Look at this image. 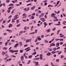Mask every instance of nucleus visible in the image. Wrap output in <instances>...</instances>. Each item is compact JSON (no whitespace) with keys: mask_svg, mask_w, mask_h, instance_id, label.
Returning <instances> with one entry per match:
<instances>
[{"mask_svg":"<svg viewBox=\"0 0 66 66\" xmlns=\"http://www.w3.org/2000/svg\"><path fill=\"white\" fill-rule=\"evenodd\" d=\"M62 51H60V52H59L58 53V54H61V53H62Z\"/></svg>","mask_w":66,"mask_h":66,"instance_id":"nucleus-35","label":"nucleus"},{"mask_svg":"<svg viewBox=\"0 0 66 66\" xmlns=\"http://www.w3.org/2000/svg\"><path fill=\"white\" fill-rule=\"evenodd\" d=\"M51 31V29H48V30H46V32L47 33H49V32H50Z\"/></svg>","mask_w":66,"mask_h":66,"instance_id":"nucleus-11","label":"nucleus"},{"mask_svg":"<svg viewBox=\"0 0 66 66\" xmlns=\"http://www.w3.org/2000/svg\"><path fill=\"white\" fill-rule=\"evenodd\" d=\"M53 22H52V23H48V24L49 26H50L51 24H53Z\"/></svg>","mask_w":66,"mask_h":66,"instance_id":"nucleus-42","label":"nucleus"},{"mask_svg":"<svg viewBox=\"0 0 66 66\" xmlns=\"http://www.w3.org/2000/svg\"><path fill=\"white\" fill-rule=\"evenodd\" d=\"M5 23V21L3 20V22H2V23L3 24H4Z\"/></svg>","mask_w":66,"mask_h":66,"instance_id":"nucleus-49","label":"nucleus"},{"mask_svg":"<svg viewBox=\"0 0 66 66\" xmlns=\"http://www.w3.org/2000/svg\"><path fill=\"white\" fill-rule=\"evenodd\" d=\"M31 19H33L34 18V17L32 16H31Z\"/></svg>","mask_w":66,"mask_h":66,"instance_id":"nucleus-33","label":"nucleus"},{"mask_svg":"<svg viewBox=\"0 0 66 66\" xmlns=\"http://www.w3.org/2000/svg\"><path fill=\"white\" fill-rule=\"evenodd\" d=\"M33 62H34V64H36L35 66H38V65H39V64H38V62H36L34 61H33Z\"/></svg>","mask_w":66,"mask_h":66,"instance_id":"nucleus-4","label":"nucleus"},{"mask_svg":"<svg viewBox=\"0 0 66 66\" xmlns=\"http://www.w3.org/2000/svg\"><path fill=\"white\" fill-rule=\"evenodd\" d=\"M11 17H12V15H10L9 16L8 18L10 19V18H11Z\"/></svg>","mask_w":66,"mask_h":66,"instance_id":"nucleus-61","label":"nucleus"},{"mask_svg":"<svg viewBox=\"0 0 66 66\" xmlns=\"http://www.w3.org/2000/svg\"><path fill=\"white\" fill-rule=\"evenodd\" d=\"M5 56L7 57H8L9 56H8V55L7 54H6L5 55Z\"/></svg>","mask_w":66,"mask_h":66,"instance_id":"nucleus-58","label":"nucleus"},{"mask_svg":"<svg viewBox=\"0 0 66 66\" xmlns=\"http://www.w3.org/2000/svg\"><path fill=\"white\" fill-rule=\"evenodd\" d=\"M30 62H31V60H29L28 62V63H27V64H30Z\"/></svg>","mask_w":66,"mask_h":66,"instance_id":"nucleus-22","label":"nucleus"},{"mask_svg":"<svg viewBox=\"0 0 66 66\" xmlns=\"http://www.w3.org/2000/svg\"><path fill=\"white\" fill-rule=\"evenodd\" d=\"M32 57V55H30V56H29L28 58L29 59H31Z\"/></svg>","mask_w":66,"mask_h":66,"instance_id":"nucleus-27","label":"nucleus"},{"mask_svg":"<svg viewBox=\"0 0 66 66\" xmlns=\"http://www.w3.org/2000/svg\"><path fill=\"white\" fill-rule=\"evenodd\" d=\"M41 15H42V16H43H43H44V15H45V13H41Z\"/></svg>","mask_w":66,"mask_h":66,"instance_id":"nucleus-30","label":"nucleus"},{"mask_svg":"<svg viewBox=\"0 0 66 66\" xmlns=\"http://www.w3.org/2000/svg\"><path fill=\"white\" fill-rule=\"evenodd\" d=\"M10 52H11L12 53H13L14 52H18V50H10L9 51Z\"/></svg>","mask_w":66,"mask_h":66,"instance_id":"nucleus-1","label":"nucleus"},{"mask_svg":"<svg viewBox=\"0 0 66 66\" xmlns=\"http://www.w3.org/2000/svg\"><path fill=\"white\" fill-rule=\"evenodd\" d=\"M55 46V44L54 43H52L50 45V47H51L52 46Z\"/></svg>","mask_w":66,"mask_h":66,"instance_id":"nucleus-5","label":"nucleus"},{"mask_svg":"<svg viewBox=\"0 0 66 66\" xmlns=\"http://www.w3.org/2000/svg\"><path fill=\"white\" fill-rule=\"evenodd\" d=\"M64 40V39L63 38H61V39H60V41H63V40Z\"/></svg>","mask_w":66,"mask_h":66,"instance_id":"nucleus-36","label":"nucleus"},{"mask_svg":"<svg viewBox=\"0 0 66 66\" xmlns=\"http://www.w3.org/2000/svg\"><path fill=\"white\" fill-rule=\"evenodd\" d=\"M51 65L52 66H55V65H54L53 63H52V62H51Z\"/></svg>","mask_w":66,"mask_h":66,"instance_id":"nucleus-34","label":"nucleus"},{"mask_svg":"<svg viewBox=\"0 0 66 66\" xmlns=\"http://www.w3.org/2000/svg\"><path fill=\"white\" fill-rule=\"evenodd\" d=\"M51 53H52V54H54V53H56V52H54V51H53L51 52Z\"/></svg>","mask_w":66,"mask_h":66,"instance_id":"nucleus-18","label":"nucleus"},{"mask_svg":"<svg viewBox=\"0 0 66 66\" xmlns=\"http://www.w3.org/2000/svg\"><path fill=\"white\" fill-rule=\"evenodd\" d=\"M44 42L45 43H48V41L47 40H45Z\"/></svg>","mask_w":66,"mask_h":66,"instance_id":"nucleus-45","label":"nucleus"},{"mask_svg":"<svg viewBox=\"0 0 66 66\" xmlns=\"http://www.w3.org/2000/svg\"><path fill=\"white\" fill-rule=\"evenodd\" d=\"M60 31V30H58L57 31V35H58V34H59V32Z\"/></svg>","mask_w":66,"mask_h":66,"instance_id":"nucleus-37","label":"nucleus"},{"mask_svg":"<svg viewBox=\"0 0 66 66\" xmlns=\"http://www.w3.org/2000/svg\"><path fill=\"white\" fill-rule=\"evenodd\" d=\"M61 59L62 58H63V57H64V56H63V55H61Z\"/></svg>","mask_w":66,"mask_h":66,"instance_id":"nucleus-52","label":"nucleus"},{"mask_svg":"<svg viewBox=\"0 0 66 66\" xmlns=\"http://www.w3.org/2000/svg\"><path fill=\"white\" fill-rule=\"evenodd\" d=\"M37 39L38 40H42V39L41 38H38Z\"/></svg>","mask_w":66,"mask_h":66,"instance_id":"nucleus-48","label":"nucleus"},{"mask_svg":"<svg viewBox=\"0 0 66 66\" xmlns=\"http://www.w3.org/2000/svg\"><path fill=\"white\" fill-rule=\"evenodd\" d=\"M10 10H7V12H8V13H10Z\"/></svg>","mask_w":66,"mask_h":66,"instance_id":"nucleus-55","label":"nucleus"},{"mask_svg":"<svg viewBox=\"0 0 66 66\" xmlns=\"http://www.w3.org/2000/svg\"><path fill=\"white\" fill-rule=\"evenodd\" d=\"M59 61H60V60H59V59H57L56 60V62H59Z\"/></svg>","mask_w":66,"mask_h":66,"instance_id":"nucleus-41","label":"nucleus"},{"mask_svg":"<svg viewBox=\"0 0 66 66\" xmlns=\"http://www.w3.org/2000/svg\"><path fill=\"white\" fill-rule=\"evenodd\" d=\"M18 45H19V44H18L17 43L15 44V46H14V47L15 48H17V47L18 46Z\"/></svg>","mask_w":66,"mask_h":66,"instance_id":"nucleus-10","label":"nucleus"},{"mask_svg":"<svg viewBox=\"0 0 66 66\" xmlns=\"http://www.w3.org/2000/svg\"><path fill=\"white\" fill-rule=\"evenodd\" d=\"M13 26V25L11 24H10L9 26H8L9 28H11V27H12Z\"/></svg>","mask_w":66,"mask_h":66,"instance_id":"nucleus-16","label":"nucleus"},{"mask_svg":"<svg viewBox=\"0 0 66 66\" xmlns=\"http://www.w3.org/2000/svg\"><path fill=\"white\" fill-rule=\"evenodd\" d=\"M30 48V47H27V48H25L24 49V50H28V49H29Z\"/></svg>","mask_w":66,"mask_h":66,"instance_id":"nucleus-25","label":"nucleus"},{"mask_svg":"<svg viewBox=\"0 0 66 66\" xmlns=\"http://www.w3.org/2000/svg\"><path fill=\"white\" fill-rule=\"evenodd\" d=\"M44 3V5H47V3L45 2Z\"/></svg>","mask_w":66,"mask_h":66,"instance_id":"nucleus-62","label":"nucleus"},{"mask_svg":"<svg viewBox=\"0 0 66 66\" xmlns=\"http://www.w3.org/2000/svg\"><path fill=\"white\" fill-rule=\"evenodd\" d=\"M20 24H18L16 26L17 27H20Z\"/></svg>","mask_w":66,"mask_h":66,"instance_id":"nucleus-43","label":"nucleus"},{"mask_svg":"<svg viewBox=\"0 0 66 66\" xmlns=\"http://www.w3.org/2000/svg\"><path fill=\"white\" fill-rule=\"evenodd\" d=\"M48 50L49 51H52V48H50L48 49Z\"/></svg>","mask_w":66,"mask_h":66,"instance_id":"nucleus-28","label":"nucleus"},{"mask_svg":"<svg viewBox=\"0 0 66 66\" xmlns=\"http://www.w3.org/2000/svg\"><path fill=\"white\" fill-rule=\"evenodd\" d=\"M44 35H42L41 36V38H43V37H44Z\"/></svg>","mask_w":66,"mask_h":66,"instance_id":"nucleus-54","label":"nucleus"},{"mask_svg":"<svg viewBox=\"0 0 66 66\" xmlns=\"http://www.w3.org/2000/svg\"><path fill=\"white\" fill-rule=\"evenodd\" d=\"M43 24L44 25H46V26H47V25H48V24H47V23L46 22H44V23Z\"/></svg>","mask_w":66,"mask_h":66,"instance_id":"nucleus-21","label":"nucleus"},{"mask_svg":"<svg viewBox=\"0 0 66 66\" xmlns=\"http://www.w3.org/2000/svg\"><path fill=\"white\" fill-rule=\"evenodd\" d=\"M9 6H14V4H10L9 5Z\"/></svg>","mask_w":66,"mask_h":66,"instance_id":"nucleus-23","label":"nucleus"},{"mask_svg":"<svg viewBox=\"0 0 66 66\" xmlns=\"http://www.w3.org/2000/svg\"><path fill=\"white\" fill-rule=\"evenodd\" d=\"M10 2L9 0H6V3H9Z\"/></svg>","mask_w":66,"mask_h":66,"instance_id":"nucleus-46","label":"nucleus"},{"mask_svg":"<svg viewBox=\"0 0 66 66\" xmlns=\"http://www.w3.org/2000/svg\"><path fill=\"white\" fill-rule=\"evenodd\" d=\"M29 39H27L26 40V43H28V42H29Z\"/></svg>","mask_w":66,"mask_h":66,"instance_id":"nucleus-32","label":"nucleus"},{"mask_svg":"<svg viewBox=\"0 0 66 66\" xmlns=\"http://www.w3.org/2000/svg\"><path fill=\"white\" fill-rule=\"evenodd\" d=\"M44 17L45 18H47V15H46V14L44 16Z\"/></svg>","mask_w":66,"mask_h":66,"instance_id":"nucleus-57","label":"nucleus"},{"mask_svg":"<svg viewBox=\"0 0 66 66\" xmlns=\"http://www.w3.org/2000/svg\"><path fill=\"white\" fill-rule=\"evenodd\" d=\"M7 49V47H4L3 48V49L4 50H6Z\"/></svg>","mask_w":66,"mask_h":66,"instance_id":"nucleus-24","label":"nucleus"},{"mask_svg":"<svg viewBox=\"0 0 66 66\" xmlns=\"http://www.w3.org/2000/svg\"><path fill=\"white\" fill-rule=\"evenodd\" d=\"M40 57H42L43 56V55L42 54H40L39 55Z\"/></svg>","mask_w":66,"mask_h":66,"instance_id":"nucleus-60","label":"nucleus"},{"mask_svg":"<svg viewBox=\"0 0 66 66\" xmlns=\"http://www.w3.org/2000/svg\"><path fill=\"white\" fill-rule=\"evenodd\" d=\"M23 51V50H20V53H22Z\"/></svg>","mask_w":66,"mask_h":66,"instance_id":"nucleus-38","label":"nucleus"},{"mask_svg":"<svg viewBox=\"0 0 66 66\" xmlns=\"http://www.w3.org/2000/svg\"><path fill=\"white\" fill-rule=\"evenodd\" d=\"M40 20L42 21V22H43L44 21H46V20L45 18H41L40 19Z\"/></svg>","mask_w":66,"mask_h":66,"instance_id":"nucleus-2","label":"nucleus"},{"mask_svg":"<svg viewBox=\"0 0 66 66\" xmlns=\"http://www.w3.org/2000/svg\"><path fill=\"white\" fill-rule=\"evenodd\" d=\"M17 16H18V15H16L14 16V20H16V19H17Z\"/></svg>","mask_w":66,"mask_h":66,"instance_id":"nucleus-7","label":"nucleus"},{"mask_svg":"<svg viewBox=\"0 0 66 66\" xmlns=\"http://www.w3.org/2000/svg\"><path fill=\"white\" fill-rule=\"evenodd\" d=\"M19 44L20 45V46L21 47L22 46V43L21 42H19Z\"/></svg>","mask_w":66,"mask_h":66,"instance_id":"nucleus-15","label":"nucleus"},{"mask_svg":"<svg viewBox=\"0 0 66 66\" xmlns=\"http://www.w3.org/2000/svg\"><path fill=\"white\" fill-rule=\"evenodd\" d=\"M60 45V43H57L56 44V47H59Z\"/></svg>","mask_w":66,"mask_h":66,"instance_id":"nucleus-8","label":"nucleus"},{"mask_svg":"<svg viewBox=\"0 0 66 66\" xmlns=\"http://www.w3.org/2000/svg\"><path fill=\"white\" fill-rule=\"evenodd\" d=\"M56 29V28L55 27L53 29H52V31H55Z\"/></svg>","mask_w":66,"mask_h":66,"instance_id":"nucleus-40","label":"nucleus"},{"mask_svg":"<svg viewBox=\"0 0 66 66\" xmlns=\"http://www.w3.org/2000/svg\"><path fill=\"white\" fill-rule=\"evenodd\" d=\"M36 6H34L33 7L31 8V10H33L35 8Z\"/></svg>","mask_w":66,"mask_h":66,"instance_id":"nucleus-9","label":"nucleus"},{"mask_svg":"<svg viewBox=\"0 0 66 66\" xmlns=\"http://www.w3.org/2000/svg\"><path fill=\"white\" fill-rule=\"evenodd\" d=\"M3 6L4 7L6 6V5H5V3H3Z\"/></svg>","mask_w":66,"mask_h":66,"instance_id":"nucleus-47","label":"nucleus"},{"mask_svg":"<svg viewBox=\"0 0 66 66\" xmlns=\"http://www.w3.org/2000/svg\"><path fill=\"white\" fill-rule=\"evenodd\" d=\"M51 54V53H50L49 52H48L47 54L46 55L48 56H50Z\"/></svg>","mask_w":66,"mask_h":66,"instance_id":"nucleus-14","label":"nucleus"},{"mask_svg":"<svg viewBox=\"0 0 66 66\" xmlns=\"http://www.w3.org/2000/svg\"><path fill=\"white\" fill-rule=\"evenodd\" d=\"M65 23H66V21H63L62 23V24H64V25H65L66 24Z\"/></svg>","mask_w":66,"mask_h":66,"instance_id":"nucleus-17","label":"nucleus"},{"mask_svg":"<svg viewBox=\"0 0 66 66\" xmlns=\"http://www.w3.org/2000/svg\"><path fill=\"white\" fill-rule=\"evenodd\" d=\"M60 1H58L57 2V3H56V4H57V5H58V4H59V3H60Z\"/></svg>","mask_w":66,"mask_h":66,"instance_id":"nucleus-31","label":"nucleus"},{"mask_svg":"<svg viewBox=\"0 0 66 66\" xmlns=\"http://www.w3.org/2000/svg\"><path fill=\"white\" fill-rule=\"evenodd\" d=\"M27 9L26 10V11H29V10H30V9L29 7H27Z\"/></svg>","mask_w":66,"mask_h":66,"instance_id":"nucleus-39","label":"nucleus"},{"mask_svg":"<svg viewBox=\"0 0 66 66\" xmlns=\"http://www.w3.org/2000/svg\"><path fill=\"white\" fill-rule=\"evenodd\" d=\"M23 16V17L22 18H27V17L26 16V14L25 13H24L22 14Z\"/></svg>","mask_w":66,"mask_h":66,"instance_id":"nucleus-3","label":"nucleus"},{"mask_svg":"<svg viewBox=\"0 0 66 66\" xmlns=\"http://www.w3.org/2000/svg\"><path fill=\"white\" fill-rule=\"evenodd\" d=\"M24 58V57L23 56H21L20 57V58L21 59V60L22 61H23V59Z\"/></svg>","mask_w":66,"mask_h":66,"instance_id":"nucleus-12","label":"nucleus"},{"mask_svg":"<svg viewBox=\"0 0 66 66\" xmlns=\"http://www.w3.org/2000/svg\"><path fill=\"white\" fill-rule=\"evenodd\" d=\"M53 50H54V51H56V48L55 47L53 49Z\"/></svg>","mask_w":66,"mask_h":66,"instance_id":"nucleus-53","label":"nucleus"},{"mask_svg":"<svg viewBox=\"0 0 66 66\" xmlns=\"http://www.w3.org/2000/svg\"><path fill=\"white\" fill-rule=\"evenodd\" d=\"M6 31H8V32L10 33L12 32V31L10 30L6 29Z\"/></svg>","mask_w":66,"mask_h":66,"instance_id":"nucleus-6","label":"nucleus"},{"mask_svg":"<svg viewBox=\"0 0 66 66\" xmlns=\"http://www.w3.org/2000/svg\"><path fill=\"white\" fill-rule=\"evenodd\" d=\"M26 28H27V27L26 26H25L24 27V30H27V29H26Z\"/></svg>","mask_w":66,"mask_h":66,"instance_id":"nucleus-59","label":"nucleus"},{"mask_svg":"<svg viewBox=\"0 0 66 66\" xmlns=\"http://www.w3.org/2000/svg\"><path fill=\"white\" fill-rule=\"evenodd\" d=\"M12 44L11 43V42H9V45H12Z\"/></svg>","mask_w":66,"mask_h":66,"instance_id":"nucleus-63","label":"nucleus"},{"mask_svg":"<svg viewBox=\"0 0 66 66\" xmlns=\"http://www.w3.org/2000/svg\"><path fill=\"white\" fill-rule=\"evenodd\" d=\"M28 44H26L24 45V47H27L28 46Z\"/></svg>","mask_w":66,"mask_h":66,"instance_id":"nucleus-64","label":"nucleus"},{"mask_svg":"<svg viewBox=\"0 0 66 66\" xmlns=\"http://www.w3.org/2000/svg\"><path fill=\"white\" fill-rule=\"evenodd\" d=\"M53 7V5H48V7Z\"/></svg>","mask_w":66,"mask_h":66,"instance_id":"nucleus-29","label":"nucleus"},{"mask_svg":"<svg viewBox=\"0 0 66 66\" xmlns=\"http://www.w3.org/2000/svg\"><path fill=\"white\" fill-rule=\"evenodd\" d=\"M35 34V32H33L29 33L30 35H31V34Z\"/></svg>","mask_w":66,"mask_h":66,"instance_id":"nucleus-26","label":"nucleus"},{"mask_svg":"<svg viewBox=\"0 0 66 66\" xmlns=\"http://www.w3.org/2000/svg\"><path fill=\"white\" fill-rule=\"evenodd\" d=\"M36 54V52H35L33 53L32 54V55H35Z\"/></svg>","mask_w":66,"mask_h":66,"instance_id":"nucleus-19","label":"nucleus"},{"mask_svg":"<svg viewBox=\"0 0 66 66\" xmlns=\"http://www.w3.org/2000/svg\"><path fill=\"white\" fill-rule=\"evenodd\" d=\"M12 7H9V8H8V10H10L11 9V8H12Z\"/></svg>","mask_w":66,"mask_h":66,"instance_id":"nucleus-51","label":"nucleus"},{"mask_svg":"<svg viewBox=\"0 0 66 66\" xmlns=\"http://www.w3.org/2000/svg\"><path fill=\"white\" fill-rule=\"evenodd\" d=\"M32 5V4L30 3L29 4H28L27 5V6H29V5Z\"/></svg>","mask_w":66,"mask_h":66,"instance_id":"nucleus-44","label":"nucleus"},{"mask_svg":"<svg viewBox=\"0 0 66 66\" xmlns=\"http://www.w3.org/2000/svg\"><path fill=\"white\" fill-rule=\"evenodd\" d=\"M5 45L6 46H7V42H6L5 43Z\"/></svg>","mask_w":66,"mask_h":66,"instance_id":"nucleus-56","label":"nucleus"},{"mask_svg":"<svg viewBox=\"0 0 66 66\" xmlns=\"http://www.w3.org/2000/svg\"><path fill=\"white\" fill-rule=\"evenodd\" d=\"M2 54L3 56H4V54H5V53L4 51H3L2 52Z\"/></svg>","mask_w":66,"mask_h":66,"instance_id":"nucleus-20","label":"nucleus"},{"mask_svg":"<svg viewBox=\"0 0 66 66\" xmlns=\"http://www.w3.org/2000/svg\"><path fill=\"white\" fill-rule=\"evenodd\" d=\"M54 15H55V14L54 13H52V14L51 15V17H54Z\"/></svg>","mask_w":66,"mask_h":66,"instance_id":"nucleus-13","label":"nucleus"},{"mask_svg":"<svg viewBox=\"0 0 66 66\" xmlns=\"http://www.w3.org/2000/svg\"><path fill=\"white\" fill-rule=\"evenodd\" d=\"M37 30L36 29L35 30V33H37Z\"/></svg>","mask_w":66,"mask_h":66,"instance_id":"nucleus-50","label":"nucleus"}]
</instances>
